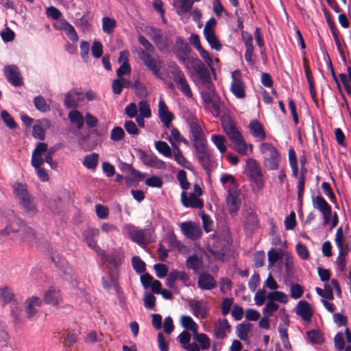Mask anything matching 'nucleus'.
<instances>
[{
  "mask_svg": "<svg viewBox=\"0 0 351 351\" xmlns=\"http://www.w3.org/2000/svg\"><path fill=\"white\" fill-rule=\"evenodd\" d=\"M99 234V230L96 228H90L84 231L83 236L84 237L86 242L89 247L94 250L99 248L95 239V238L98 237Z\"/></svg>",
  "mask_w": 351,
  "mask_h": 351,
  "instance_id": "26",
  "label": "nucleus"
},
{
  "mask_svg": "<svg viewBox=\"0 0 351 351\" xmlns=\"http://www.w3.org/2000/svg\"><path fill=\"white\" fill-rule=\"evenodd\" d=\"M44 302L52 306L58 305L62 301L60 290L53 287H51L44 294Z\"/></svg>",
  "mask_w": 351,
  "mask_h": 351,
  "instance_id": "24",
  "label": "nucleus"
},
{
  "mask_svg": "<svg viewBox=\"0 0 351 351\" xmlns=\"http://www.w3.org/2000/svg\"><path fill=\"white\" fill-rule=\"evenodd\" d=\"M177 179L179 181L182 189L186 190L190 187V183L186 178V173L184 170H180L177 175Z\"/></svg>",
  "mask_w": 351,
  "mask_h": 351,
  "instance_id": "59",
  "label": "nucleus"
},
{
  "mask_svg": "<svg viewBox=\"0 0 351 351\" xmlns=\"http://www.w3.org/2000/svg\"><path fill=\"white\" fill-rule=\"evenodd\" d=\"M296 251L298 254V256L303 260H307L309 258V252L306 246L302 243L301 242H299L296 245Z\"/></svg>",
  "mask_w": 351,
  "mask_h": 351,
  "instance_id": "60",
  "label": "nucleus"
},
{
  "mask_svg": "<svg viewBox=\"0 0 351 351\" xmlns=\"http://www.w3.org/2000/svg\"><path fill=\"white\" fill-rule=\"evenodd\" d=\"M246 169L250 180L254 182L258 189L263 188L265 180L258 162L255 159L250 158L246 160Z\"/></svg>",
  "mask_w": 351,
  "mask_h": 351,
  "instance_id": "6",
  "label": "nucleus"
},
{
  "mask_svg": "<svg viewBox=\"0 0 351 351\" xmlns=\"http://www.w3.org/2000/svg\"><path fill=\"white\" fill-rule=\"evenodd\" d=\"M117 25L116 20L108 16L102 19V29L106 34H111Z\"/></svg>",
  "mask_w": 351,
  "mask_h": 351,
  "instance_id": "42",
  "label": "nucleus"
},
{
  "mask_svg": "<svg viewBox=\"0 0 351 351\" xmlns=\"http://www.w3.org/2000/svg\"><path fill=\"white\" fill-rule=\"evenodd\" d=\"M245 227L250 230H254L258 228V219L257 215L253 212L247 213L245 219Z\"/></svg>",
  "mask_w": 351,
  "mask_h": 351,
  "instance_id": "38",
  "label": "nucleus"
},
{
  "mask_svg": "<svg viewBox=\"0 0 351 351\" xmlns=\"http://www.w3.org/2000/svg\"><path fill=\"white\" fill-rule=\"evenodd\" d=\"M121 170L125 172L130 173L132 176V180H143L145 178V173L141 172L140 171L135 169L133 167L128 163L123 162L121 164Z\"/></svg>",
  "mask_w": 351,
  "mask_h": 351,
  "instance_id": "34",
  "label": "nucleus"
},
{
  "mask_svg": "<svg viewBox=\"0 0 351 351\" xmlns=\"http://www.w3.org/2000/svg\"><path fill=\"white\" fill-rule=\"evenodd\" d=\"M295 313L306 322H310L313 315V310L311 304L305 300H300L298 302L295 307Z\"/></svg>",
  "mask_w": 351,
  "mask_h": 351,
  "instance_id": "18",
  "label": "nucleus"
},
{
  "mask_svg": "<svg viewBox=\"0 0 351 351\" xmlns=\"http://www.w3.org/2000/svg\"><path fill=\"white\" fill-rule=\"evenodd\" d=\"M158 152L163 154L166 157H171L172 155L171 150L169 145L165 141H157L155 145Z\"/></svg>",
  "mask_w": 351,
  "mask_h": 351,
  "instance_id": "50",
  "label": "nucleus"
},
{
  "mask_svg": "<svg viewBox=\"0 0 351 351\" xmlns=\"http://www.w3.org/2000/svg\"><path fill=\"white\" fill-rule=\"evenodd\" d=\"M234 144V149L241 155H245L247 154V145L245 143L243 137L239 138L238 141L232 142Z\"/></svg>",
  "mask_w": 351,
  "mask_h": 351,
  "instance_id": "61",
  "label": "nucleus"
},
{
  "mask_svg": "<svg viewBox=\"0 0 351 351\" xmlns=\"http://www.w3.org/2000/svg\"><path fill=\"white\" fill-rule=\"evenodd\" d=\"M197 153V158L203 169L207 173L212 170L211 152L207 147L206 144L199 145L195 147Z\"/></svg>",
  "mask_w": 351,
  "mask_h": 351,
  "instance_id": "9",
  "label": "nucleus"
},
{
  "mask_svg": "<svg viewBox=\"0 0 351 351\" xmlns=\"http://www.w3.org/2000/svg\"><path fill=\"white\" fill-rule=\"evenodd\" d=\"M279 308L278 304L269 300L263 308V315L265 317H270L272 314L276 311Z\"/></svg>",
  "mask_w": 351,
  "mask_h": 351,
  "instance_id": "58",
  "label": "nucleus"
},
{
  "mask_svg": "<svg viewBox=\"0 0 351 351\" xmlns=\"http://www.w3.org/2000/svg\"><path fill=\"white\" fill-rule=\"evenodd\" d=\"M129 236L132 241L140 245L152 242L151 231L147 228H134L129 232Z\"/></svg>",
  "mask_w": 351,
  "mask_h": 351,
  "instance_id": "13",
  "label": "nucleus"
},
{
  "mask_svg": "<svg viewBox=\"0 0 351 351\" xmlns=\"http://www.w3.org/2000/svg\"><path fill=\"white\" fill-rule=\"evenodd\" d=\"M170 73L178 89L187 97H191L193 93L183 71L175 64Z\"/></svg>",
  "mask_w": 351,
  "mask_h": 351,
  "instance_id": "7",
  "label": "nucleus"
},
{
  "mask_svg": "<svg viewBox=\"0 0 351 351\" xmlns=\"http://www.w3.org/2000/svg\"><path fill=\"white\" fill-rule=\"evenodd\" d=\"M231 326L226 319H219L214 326V336L216 339H223L226 337V332L230 331Z\"/></svg>",
  "mask_w": 351,
  "mask_h": 351,
  "instance_id": "25",
  "label": "nucleus"
},
{
  "mask_svg": "<svg viewBox=\"0 0 351 351\" xmlns=\"http://www.w3.org/2000/svg\"><path fill=\"white\" fill-rule=\"evenodd\" d=\"M7 218L6 224L1 229L3 235L11 236L14 241L19 242L33 241L35 239L33 229L27 226L23 219L16 217L12 210L7 211Z\"/></svg>",
  "mask_w": 351,
  "mask_h": 351,
  "instance_id": "1",
  "label": "nucleus"
},
{
  "mask_svg": "<svg viewBox=\"0 0 351 351\" xmlns=\"http://www.w3.org/2000/svg\"><path fill=\"white\" fill-rule=\"evenodd\" d=\"M95 212L99 219H105L108 218L109 215L108 208L101 204H96Z\"/></svg>",
  "mask_w": 351,
  "mask_h": 351,
  "instance_id": "62",
  "label": "nucleus"
},
{
  "mask_svg": "<svg viewBox=\"0 0 351 351\" xmlns=\"http://www.w3.org/2000/svg\"><path fill=\"white\" fill-rule=\"evenodd\" d=\"M181 202L186 208H202L204 206L203 201L197 198L195 194L191 193L188 197L186 193L184 191L181 193Z\"/></svg>",
  "mask_w": 351,
  "mask_h": 351,
  "instance_id": "23",
  "label": "nucleus"
},
{
  "mask_svg": "<svg viewBox=\"0 0 351 351\" xmlns=\"http://www.w3.org/2000/svg\"><path fill=\"white\" fill-rule=\"evenodd\" d=\"M27 316L28 318H31L37 313V310L36 309V307L40 306L41 300L38 297H32L27 300Z\"/></svg>",
  "mask_w": 351,
  "mask_h": 351,
  "instance_id": "32",
  "label": "nucleus"
},
{
  "mask_svg": "<svg viewBox=\"0 0 351 351\" xmlns=\"http://www.w3.org/2000/svg\"><path fill=\"white\" fill-rule=\"evenodd\" d=\"M47 152V144L41 142L38 143L32 152V165L34 167H38L39 165H42L44 163V159L42 155Z\"/></svg>",
  "mask_w": 351,
  "mask_h": 351,
  "instance_id": "19",
  "label": "nucleus"
},
{
  "mask_svg": "<svg viewBox=\"0 0 351 351\" xmlns=\"http://www.w3.org/2000/svg\"><path fill=\"white\" fill-rule=\"evenodd\" d=\"M85 95L82 91L77 89H72L69 90L64 97V106L67 108L75 109L78 104L84 100Z\"/></svg>",
  "mask_w": 351,
  "mask_h": 351,
  "instance_id": "14",
  "label": "nucleus"
},
{
  "mask_svg": "<svg viewBox=\"0 0 351 351\" xmlns=\"http://www.w3.org/2000/svg\"><path fill=\"white\" fill-rule=\"evenodd\" d=\"M221 123L223 130L228 129L229 127L236 125L232 116L229 113H226L221 116Z\"/></svg>",
  "mask_w": 351,
  "mask_h": 351,
  "instance_id": "63",
  "label": "nucleus"
},
{
  "mask_svg": "<svg viewBox=\"0 0 351 351\" xmlns=\"http://www.w3.org/2000/svg\"><path fill=\"white\" fill-rule=\"evenodd\" d=\"M323 11L326 19V22L330 27L333 38L335 40L337 48H339V44H341V42L338 36V31L336 29L335 24L334 21L331 19L330 14L327 10V9L324 8Z\"/></svg>",
  "mask_w": 351,
  "mask_h": 351,
  "instance_id": "33",
  "label": "nucleus"
},
{
  "mask_svg": "<svg viewBox=\"0 0 351 351\" xmlns=\"http://www.w3.org/2000/svg\"><path fill=\"white\" fill-rule=\"evenodd\" d=\"M138 43L144 47V49L140 51H148L149 53H154L155 48L154 45L143 35H140L138 38Z\"/></svg>",
  "mask_w": 351,
  "mask_h": 351,
  "instance_id": "54",
  "label": "nucleus"
},
{
  "mask_svg": "<svg viewBox=\"0 0 351 351\" xmlns=\"http://www.w3.org/2000/svg\"><path fill=\"white\" fill-rule=\"evenodd\" d=\"M217 283L213 276L207 273H201L197 280V286L202 290H211L217 287Z\"/></svg>",
  "mask_w": 351,
  "mask_h": 351,
  "instance_id": "21",
  "label": "nucleus"
},
{
  "mask_svg": "<svg viewBox=\"0 0 351 351\" xmlns=\"http://www.w3.org/2000/svg\"><path fill=\"white\" fill-rule=\"evenodd\" d=\"M312 204L313 208L317 209L321 213L332 211L331 206L321 195L312 196Z\"/></svg>",
  "mask_w": 351,
  "mask_h": 351,
  "instance_id": "28",
  "label": "nucleus"
},
{
  "mask_svg": "<svg viewBox=\"0 0 351 351\" xmlns=\"http://www.w3.org/2000/svg\"><path fill=\"white\" fill-rule=\"evenodd\" d=\"M303 64L304 67L305 75L308 83L310 93L312 97L315 98L316 96V91L314 86L313 77L310 68L307 65L306 59L305 58H303Z\"/></svg>",
  "mask_w": 351,
  "mask_h": 351,
  "instance_id": "35",
  "label": "nucleus"
},
{
  "mask_svg": "<svg viewBox=\"0 0 351 351\" xmlns=\"http://www.w3.org/2000/svg\"><path fill=\"white\" fill-rule=\"evenodd\" d=\"M98 162L99 154L97 153H92L84 157L82 164L87 169L95 170L97 167Z\"/></svg>",
  "mask_w": 351,
  "mask_h": 351,
  "instance_id": "39",
  "label": "nucleus"
},
{
  "mask_svg": "<svg viewBox=\"0 0 351 351\" xmlns=\"http://www.w3.org/2000/svg\"><path fill=\"white\" fill-rule=\"evenodd\" d=\"M187 123L190 125L189 138L192 142L193 147H197L199 145L206 144V140L204 134L198 124V119L195 117L186 118Z\"/></svg>",
  "mask_w": 351,
  "mask_h": 351,
  "instance_id": "4",
  "label": "nucleus"
},
{
  "mask_svg": "<svg viewBox=\"0 0 351 351\" xmlns=\"http://www.w3.org/2000/svg\"><path fill=\"white\" fill-rule=\"evenodd\" d=\"M260 151L263 156V165L268 171L277 170L279 168L280 154L278 149L269 143H263Z\"/></svg>",
  "mask_w": 351,
  "mask_h": 351,
  "instance_id": "3",
  "label": "nucleus"
},
{
  "mask_svg": "<svg viewBox=\"0 0 351 351\" xmlns=\"http://www.w3.org/2000/svg\"><path fill=\"white\" fill-rule=\"evenodd\" d=\"M0 300L3 304H11V308L18 306V300L13 291L8 287L0 288Z\"/></svg>",
  "mask_w": 351,
  "mask_h": 351,
  "instance_id": "22",
  "label": "nucleus"
},
{
  "mask_svg": "<svg viewBox=\"0 0 351 351\" xmlns=\"http://www.w3.org/2000/svg\"><path fill=\"white\" fill-rule=\"evenodd\" d=\"M158 112L161 122L166 128L169 129L171 121L174 119V115L170 111H158Z\"/></svg>",
  "mask_w": 351,
  "mask_h": 351,
  "instance_id": "49",
  "label": "nucleus"
},
{
  "mask_svg": "<svg viewBox=\"0 0 351 351\" xmlns=\"http://www.w3.org/2000/svg\"><path fill=\"white\" fill-rule=\"evenodd\" d=\"M223 131L226 132L232 143L242 138V135L241 132L237 130L236 125L229 127L228 129Z\"/></svg>",
  "mask_w": 351,
  "mask_h": 351,
  "instance_id": "51",
  "label": "nucleus"
},
{
  "mask_svg": "<svg viewBox=\"0 0 351 351\" xmlns=\"http://www.w3.org/2000/svg\"><path fill=\"white\" fill-rule=\"evenodd\" d=\"M231 91L237 98H243L245 96V85L241 79V73L239 69L232 72Z\"/></svg>",
  "mask_w": 351,
  "mask_h": 351,
  "instance_id": "11",
  "label": "nucleus"
},
{
  "mask_svg": "<svg viewBox=\"0 0 351 351\" xmlns=\"http://www.w3.org/2000/svg\"><path fill=\"white\" fill-rule=\"evenodd\" d=\"M306 336L309 341L313 344L320 345L324 341L323 337L318 330H311L307 331Z\"/></svg>",
  "mask_w": 351,
  "mask_h": 351,
  "instance_id": "45",
  "label": "nucleus"
},
{
  "mask_svg": "<svg viewBox=\"0 0 351 351\" xmlns=\"http://www.w3.org/2000/svg\"><path fill=\"white\" fill-rule=\"evenodd\" d=\"M125 135L123 129L119 126H116L111 130L110 139L114 142L119 141L124 138Z\"/></svg>",
  "mask_w": 351,
  "mask_h": 351,
  "instance_id": "52",
  "label": "nucleus"
},
{
  "mask_svg": "<svg viewBox=\"0 0 351 351\" xmlns=\"http://www.w3.org/2000/svg\"><path fill=\"white\" fill-rule=\"evenodd\" d=\"M150 38L160 51L166 49L168 47L167 38L162 33L161 29L156 27H150Z\"/></svg>",
  "mask_w": 351,
  "mask_h": 351,
  "instance_id": "17",
  "label": "nucleus"
},
{
  "mask_svg": "<svg viewBox=\"0 0 351 351\" xmlns=\"http://www.w3.org/2000/svg\"><path fill=\"white\" fill-rule=\"evenodd\" d=\"M193 69L197 73L199 78L204 83L209 82L210 75L205 64L198 58L194 60L191 64Z\"/></svg>",
  "mask_w": 351,
  "mask_h": 351,
  "instance_id": "20",
  "label": "nucleus"
},
{
  "mask_svg": "<svg viewBox=\"0 0 351 351\" xmlns=\"http://www.w3.org/2000/svg\"><path fill=\"white\" fill-rule=\"evenodd\" d=\"M304 293V287L298 284L293 283L290 287V295L293 299L300 298Z\"/></svg>",
  "mask_w": 351,
  "mask_h": 351,
  "instance_id": "53",
  "label": "nucleus"
},
{
  "mask_svg": "<svg viewBox=\"0 0 351 351\" xmlns=\"http://www.w3.org/2000/svg\"><path fill=\"white\" fill-rule=\"evenodd\" d=\"M138 156L145 165L157 169H162L165 167V162L158 159L155 155L148 154L145 152L139 149L138 152Z\"/></svg>",
  "mask_w": 351,
  "mask_h": 351,
  "instance_id": "15",
  "label": "nucleus"
},
{
  "mask_svg": "<svg viewBox=\"0 0 351 351\" xmlns=\"http://www.w3.org/2000/svg\"><path fill=\"white\" fill-rule=\"evenodd\" d=\"M64 29L69 38L73 42H77L79 39L77 34L72 25L66 23L64 26Z\"/></svg>",
  "mask_w": 351,
  "mask_h": 351,
  "instance_id": "57",
  "label": "nucleus"
},
{
  "mask_svg": "<svg viewBox=\"0 0 351 351\" xmlns=\"http://www.w3.org/2000/svg\"><path fill=\"white\" fill-rule=\"evenodd\" d=\"M169 274L171 275V278H173L175 281L180 280L185 285H186V283L190 280L189 276L185 271L173 270L169 273Z\"/></svg>",
  "mask_w": 351,
  "mask_h": 351,
  "instance_id": "56",
  "label": "nucleus"
},
{
  "mask_svg": "<svg viewBox=\"0 0 351 351\" xmlns=\"http://www.w3.org/2000/svg\"><path fill=\"white\" fill-rule=\"evenodd\" d=\"M267 298L271 301H277L283 304H285L288 302V297L287 294L283 292L275 291L274 292H271L267 295Z\"/></svg>",
  "mask_w": 351,
  "mask_h": 351,
  "instance_id": "47",
  "label": "nucleus"
},
{
  "mask_svg": "<svg viewBox=\"0 0 351 351\" xmlns=\"http://www.w3.org/2000/svg\"><path fill=\"white\" fill-rule=\"evenodd\" d=\"M182 326L188 330H190L194 333L197 330V324L193 321V319L188 315H183L181 317Z\"/></svg>",
  "mask_w": 351,
  "mask_h": 351,
  "instance_id": "46",
  "label": "nucleus"
},
{
  "mask_svg": "<svg viewBox=\"0 0 351 351\" xmlns=\"http://www.w3.org/2000/svg\"><path fill=\"white\" fill-rule=\"evenodd\" d=\"M148 51H139V58L146 68L157 77L160 76L162 60L159 56H152Z\"/></svg>",
  "mask_w": 351,
  "mask_h": 351,
  "instance_id": "5",
  "label": "nucleus"
},
{
  "mask_svg": "<svg viewBox=\"0 0 351 351\" xmlns=\"http://www.w3.org/2000/svg\"><path fill=\"white\" fill-rule=\"evenodd\" d=\"M204 36L211 48L215 49L217 51H219L221 49L222 46L214 31L204 32Z\"/></svg>",
  "mask_w": 351,
  "mask_h": 351,
  "instance_id": "36",
  "label": "nucleus"
},
{
  "mask_svg": "<svg viewBox=\"0 0 351 351\" xmlns=\"http://www.w3.org/2000/svg\"><path fill=\"white\" fill-rule=\"evenodd\" d=\"M103 261L108 265V267H113L115 269L119 268L123 261V257L117 252H113L110 254H103Z\"/></svg>",
  "mask_w": 351,
  "mask_h": 351,
  "instance_id": "29",
  "label": "nucleus"
},
{
  "mask_svg": "<svg viewBox=\"0 0 351 351\" xmlns=\"http://www.w3.org/2000/svg\"><path fill=\"white\" fill-rule=\"evenodd\" d=\"M177 5L176 12L178 15H182L187 13L191 9L193 1L192 0H174V5L176 6Z\"/></svg>",
  "mask_w": 351,
  "mask_h": 351,
  "instance_id": "37",
  "label": "nucleus"
},
{
  "mask_svg": "<svg viewBox=\"0 0 351 351\" xmlns=\"http://www.w3.org/2000/svg\"><path fill=\"white\" fill-rule=\"evenodd\" d=\"M133 269L137 274H142L145 271V263L138 256H134L132 259Z\"/></svg>",
  "mask_w": 351,
  "mask_h": 351,
  "instance_id": "48",
  "label": "nucleus"
},
{
  "mask_svg": "<svg viewBox=\"0 0 351 351\" xmlns=\"http://www.w3.org/2000/svg\"><path fill=\"white\" fill-rule=\"evenodd\" d=\"M145 308L152 309L156 306V297L152 293H146L143 298Z\"/></svg>",
  "mask_w": 351,
  "mask_h": 351,
  "instance_id": "64",
  "label": "nucleus"
},
{
  "mask_svg": "<svg viewBox=\"0 0 351 351\" xmlns=\"http://www.w3.org/2000/svg\"><path fill=\"white\" fill-rule=\"evenodd\" d=\"M201 261L196 255L189 256L186 261V265L189 269L197 270L201 265Z\"/></svg>",
  "mask_w": 351,
  "mask_h": 351,
  "instance_id": "55",
  "label": "nucleus"
},
{
  "mask_svg": "<svg viewBox=\"0 0 351 351\" xmlns=\"http://www.w3.org/2000/svg\"><path fill=\"white\" fill-rule=\"evenodd\" d=\"M335 242L339 250V252H341V254H342L343 251H350L349 243L346 241V239L343 234V228L341 226L338 228V229L337 230Z\"/></svg>",
  "mask_w": 351,
  "mask_h": 351,
  "instance_id": "27",
  "label": "nucleus"
},
{
  "mask_svg": "<svg viewBox=\"0 0 351 351\" xmlns=\"http://www.w3.org/2000/svg\"><path fill=\"white\" fill-rule=\"evenodd\" d=\"M180 228L183 234L189 239L195 241L200 238L202 230L194 223L188 221L180 224Z\"/></svg>",
  "mask_w": 351,
  "mask_h": 351,
  "instance_id": "16",
  "label": "nucleus"
},
{
  "mask_svg": "<svg viewBox=\"0 0 351 351\" xmlns=\"http://www.w3.org/2000/svg\"><path fill=\"white\" fill-rule=\"evenodd\" d=\"M211 141L221 154H223L226 152V146L225 145L226 138L223 136L213 134L211 136Z\"/></svg>",
  "mask_w": 351,
  "mask_h": 351,
  "instance_id": "43",
  "label": "nucleus"
},
{
  "mask_svg": "<svg viewBox=\"0 0 351 351\" xmlns=\"http://www.w3.org/2000/svg\"><path fill=\"white\" fill-rule=\"evenodd\" d=\"M249 128L254 137L259 138L261 141L265 139L266 134L264 131L263 127L257 120L254 119L251 121L249 125Z\"/></svg>",
  "mask_w": 351,
  "mask_h": 351,
  "instance_id": "30",
  "label": "nucleus"
},
{
  "mask_svg": "<svg viewBox=\"0 0 351 351\" xmlns=\"http://www.w3.org/2000/svg\"><path fill=\"white\" fill-rule=\"evenodd\" d=\"M203 301L193 300L190 302L189 306L195 316H200L205 318L207 316V310L203 305Z\"/></svg>",
  "mask_w": 351,
  "mask_h": 351,
  "instance_id": "31",
  "label": "nucleus"
},
{
  "mask_svg": "<svg viewBox=\"0 0 351 351\" xmlns=\"http://www.w3.org/2000/svg\"><path fill=\"white\" fill-rule=\"evenodd\" d=\"M228 197L226 199V204L228 207L230 215L236 214L240 208L241 204L240 196V191L238 186H231L228 190Z\"/></svg>",
  "mask_w": 351,
  "mask_h": 351,
  "instance_id": "10",
  "label": "nucleus"
},
{
  "mask_svg": "<svg viewBox=\"0 0 351 351\" xmlns=\"http://www.w3.org/2000/svg\"><path fill=\"white\" fill-rule=\"evenodd\" d=\"M251 328V324L241 323L237 326V337L241 340H245L247 338L248 332Z\"/></svg>",
  "mask_w": 351,
  "mask_h": 351,
  "instance_id": "44",
  "label": "nucleus"
},
{
  "mask_svg": "<svg viewBox=\"0 0 351 351\" xmlns=\"http://www.w3.org/2000/svg\"><path fill=\"white\" fill-rule=\"evenodd\" d=\"M193 338L199 343L202 350H208L210 348V341L207 335L198 333L197 330H196L193 333Z\"/></svg>",
  "mask_w": 351,
  "mask_h": 351,
  "instance_id": "40",
  "label": "nucleus"
},
{
  "mask_svg": "<svg viewBox=\"0 0 351 351\" xmlns=\"http://www.w3.org/2000/svg\"><path fill=\"white\" fill-rule=\"evenodd\" d=\"M14 195L19 199V204L29 216L37 212L34 197L28 193L26 184L16 182L12 186Z\"/></svg>",
  "mask_w": 351,
  "mask_h": 351,
  "instance_id": "2",
  "label": "nucleus"
},
{
  "mask_svg": "<svg viewBox=\"0 0 351 351\" xmlns=\"http://www.w3.org/2000/svg\"><path fill=\"white\" fill-rule=\"evenodd\" d=\"M176 47L174 53L180 63L186 67L189 65V58L191 49L189 44L182 37H177L176 40Z\"/></svg>",
  "mask_w": 351,
  "mask_h": 351,
  "instance_id": "8",
  "label": "nucleus"
},
{
  "mask_svg": "<svg viewBox=\"0 0 351 351\" xmlns=\"http://www.w3.org/2000/svg\"><path fill=\"white\" fill-rule=\"evenodd\" d=\"M3 71L4 75L10 84L16 87L23 84V78L16 65H6Z\"/></svg>",
  "mask_w": 351,
  "mask_h": 351,
  "instance_id": "12",
  "label": "nucleus"
},
{
  "mask_svg": "<svg viewBox=\"0 0 351 351\" xmlns=\"http://www.w3.org/2000/svg\"><path fill=\"white\" fill-rule=\"evenodd\" d=\"M69 118L71 123L75 125L78 129H81L83 127L84 119L80 111H69Z\"/></svg>",
  "mask_w": 351,
  "mask_h": 351,
  "instance_id": "41",
  "label": "nucleus"
}]
</instances>
